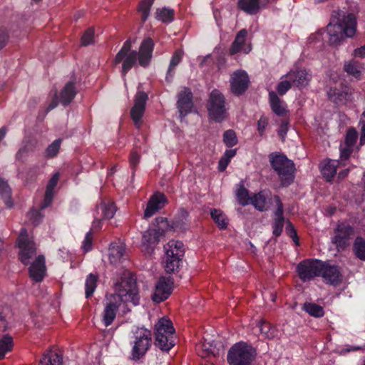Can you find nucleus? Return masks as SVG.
I'll return each mask as SVG.
<instances>
[{
	"label": "nucleus",
	"mask_w": 365,
	"mask_h": 365,
	"mask_svg": "<svg viewBox=\"0 0 365 365\" xmlns=\"http://www.w3.org/2000/svg\"><path fill=\"white\" fill-rule=\"evenodd\" d=\"M115 293L107 294L102 322L106 327L110 326L116 317L117 312L122 303H131L133 306L139 304L140 295L136 278L129 272H123L120 281L114 286Z\"/></svg>",
	"instance_id": "nucleus-1"
},
{
	"label": "nucleus",
	"mask_w": 365,
	"mask_h": 365,
	"mask_svg": "<svg viewBox=\"0 0 365 365\" xmlns=\"http://www.w3.org/2000/svg\"><path fill=\"white\" fill-rule=\"evenodd\" d=\"M356 19L354 14L343 15L335 23L331 21L327 26L329 43L334 46L340 45L344 37L351 38L356 31Z\"/></svg>",
	"instance_id": "nucleus-2"
},
{
	"label": "nucleus",
	"mask_w": 365,
	"mask_h": 365,
	"mask_svg": "<svg viewBox=\"0 0 365 365\" xmlns=\"http://www.w3.org/2000/svg\"><path fill=\"white\" fill-rule=\"evenodd\" d=\"M270 165L278 175L281 185L288 187L293 183L295 178V165L285 155L278 153H271L269 156Z\"/></svg>",
	"instance_id": "nucleus-3"
},
{
	"label": "nucleus",
	"mask_w": 365,
	"mask_h": 365,
	"mask_svg": "<svg viewBox=\"0 0 365 365\" xmlns=\"http://www.w3.org/2000/svg\"><path fill=\"white\" fill-rule=\"evenodd\" d=\"M130 344L132 346L130 359L138 361L143 359L153 344V334L150 330L144 327H136L131 331Z\"/></svg>",
	"instance_id": "nucleus-4"
},
{
	"label": "nucleus",
	"mask_w": 365,
	"mask_h": 365,
	"mask_svg": "<svg viewBox=\"0 0 365 365\" xmlns=\"http://www.w3.org/2000/svg\"><path fill=\"white\" fill-rule=\"evenodd\" d=\"M175 330L168 318H160L155 325L154 344L163 351L168 352L175 345Z\"/></svg>",
	"instance_id": "nucleus-5"
},
{
	"label": "nucleus",
	"mask_w": 365,
	"mask_h": 365,
	"mask_svg": "<svg viewBox=\"0 0 365 365\" xmlns=\"http://www.w3.org/2000/svg\"><path fill=\"white\" fill-rule=\"evenodd\" d=\"M257 354L256 349L251 344L240 341L230 348L227 361L229 365H252Z\"/></svg>",
	"instance_id": "nucleus-6"
},
{
	"label": "nucleus",
	"mask_w": 365,
	"mask_h": 365,
	"mask_svg": "<svg viewBox=\"0 0 365 365\" xmlns=\"http://www.w3.org/2000/svg\"><path fill=\"white\" fill-rule=\"evenodd\" d=\"M206 108L209 119L215 123H221L228 118V108L225 96L218 89H213L210 92L207 101Z\"/></svg>",
	"instance_id": "nucleus-7"
},
{
	"label": "nucleus",
	"mask_w": 365,
	"mask_h": 365,
	"mask_svg": "<svg viewBox=\"0 0 365 365\" xmlns=\"http://www.w3.org/2000/svg\"><path fill=\"white\" fill-rule=\"evenodd\" d=\"M137 58L138 51L131 49V41L128 38L115 55L113 63L115 65L122 63L121 75L125 77L127 73L137 65Z\"/></svg>",
	"instance_id": "nucleus-8"
},
{
	"label": "nucleus",
	"mask_w": 365,
	"mask_h": 365,
	"mask_svg": "<svg viewBox=\"0 0 365 365\" xmlns=\"http://www.w3.org/2000/svg\"><path fill=\"white\" fill-rule=\"evenodd\" d=\"M17 247L19 248V259L25 265L30 263V260L36 254V243L31 237H29L26 228L21 229L16 240Z\"/></svg>",
	"instance_id": "nucleus-9"
},
{
	"label": "nucleus",
	"mask_w": 365,
	"mask_h": 365,
	"mask_svg": "<svg viewBox=\"0 0 365 365\" xmlns=\"http://www.w3.org/2000/svg\"><path fill=\"white\" fill-rule=\"evenodd\" d=\"M320 259H306L296 267V272L303 282H309L319 275Z\"/></svg>",
	"instance_id": "nucleus-10"
},
{
	"label": "nucleus",
	"mask_w": 365,
	"mask_h": 365,
	"mask_svg": "<svg viewBox=\"0 0 365 365\" xmlns=\"http://www.w3.org/2000/svg\"><path fill=\"white\" fill-rule=\"evenodd\" d=\"M354 234L352 226L345 222H340L334 229V236L331 242L338 250H344L349 246V240Z\"/></svg>",
	"instance_id": "nucleus-11"
},
{
	"label": "nucleus",
	"mask_w": 365,
	"mask_h": 365,
	"mask_svg": "<svg viewBox=\"0 0 365 365\" xmlns=\"http://www.w3.org/2000/svg\"><path fill=\"white\" fill-rule=\"evenodd\" d=\"M148 94L144 91H138L135 96L134 105L130 109V117L135 126L140 128L142 125V118L145 111Z\"/></svg>",
	"instance_id": "nucleus-12"
},
{
	"label": "nucleus",
	"mask_w": 365,
	"mask_h": 365,
	"mask_svg": "<svg viewBox=\"0 0 365 365\" xmlns=\"http://www.w3.org/2000/svg\"><path fill=\"white\" fill-rule=\"evenodd\" d=\"M319 275L326 282L331 285H337L342 280V274L339 266L331 264L329 261H322L319 263Z\"/></svg>",
	"instance_id": "nucleus-13"
},
{
	"label": "nucleus",
	"mask_w": 365,
	"mask_h": 365,
	"mask_svg": "<svg viewBox=\"0 0 365 365\" xmlns=\"http://www.w3.org/2000/svg\"><path fill=\"white\" fill-rule=\"evenodd\" d=\"M230 83L232 93L235 96H240L246 92L250 81L246 71L238 70L231 75Z\"/></svg>",
	"instance_id": "nucleus-14"
},
{
	"label": "nucleus",
	"mask_w": 365,
	"mask_h": 365,
	"mask_svg": "<svg viewBox=\"0 0 365 365\" xmlns=\"http://www.w3.org/2000/svg\"><path fill=\"white\" fill-rule=\"evenodd\" d=\"M329 99L336 105H344L352 100V89L350 86L340 83L339 86L331 87L327 91Z\"/></svg>",
	"instance_id": "nucleus-15"
},
{
	"label": "nucleus",
	"mask_w": 365,
	"mask_h": 365,
	"mask_svg": "<svg viewBox=\"0 0 365 365\" xmlns=\"http://www.w3.org/2000/svg\"><path fill=\"white\" fill-rule=\"evenodd\" d=\"M177 108L181 119L190 113L194 108L193 94L188 87L183 88L178 94Z\"/></svg>",
	"instance_id": "nucleus-16"
},
{
	"label": "nucleus",
	"mask_w": 365,
	"mask_h": 365,
	"mask_svg": "<svg viewBox=\"0 0 365 365\" xmlns=\"http://www.w3.org/2000/svg\"><path fill=\"white\" fill-rule=\"evenodd\" d=\"M173 284L172 277H161L156 283L155 292L152 296L153 301L160 303L167 299L172 293Z\"/></svg>",
	"instance_id": "nucleus-17"
},
{
	"label": "nucleus",
	"mask_w": 365,
	"mask_h": 365,
	"mask_svg": "<svg viewBox=\"0 0 365 365\" xmlns=\"http://www.w3.org/2000/svg\"><path fill=\"white\" fill-rule=\"evenodd\" d=\"M155 43L150 37L145 38L141 42L138 51L137 63L143 67H148L153 58Z\"/></svg>",
	"instance_id": "nucleus-18"
},
{
	"label": "nucleus",
	"mask_w": 365,
	"mask_h": 365,
	"mask_svg": "<svg viewBox=\"0 0 365 365\" xmlns=\"http://www.w3.org/2000/svg\"><path fill=\"white\" fill-rule=\"evenodd\" d=\"M282 78L289 79L294 86L302 88L309 84L312 79V74L306 69L297 68L291 70L286 75L282 76L281 79Z\"/></svg>",
	"instance_id": "nucleus-19"
},
{
	"label": "nucleus",
	"mask_w": 365,
	"mask_h": 365,
	"mask_svg": "<svg viewBox=\"0 0 365 365\" xmlns=\"http://www.w3.org/2000/svg\"><path fill=\"white\" fill-rule=\"evenodd\" d=\"M167 202L166 196L161 192H156L153 195L148 202L146 208L144 212L145 218L150 217L157 211L162 209Z\"/></svg>",
	"instance_id": "nucleus-20"
},
{
	"label": "nucleus",
	"mask_w": 365,
	"mask_h": 365,
	"mask_svg": "<svg viewBox=\"0 0 365 365\" xmlns=\"http://www.w3.org/2000/svg\"><path fill=\"white\" fill-rule=\"evenodd\" d=\"M29 277L35 282H40L43 279L46 273L45 257L38 255L29 268Z\"/></svg>",
	"instance_id": "nucleus-21"
},
{
	"label": "nucleus",
	"mask_w": 365,
	"mask_h": 365,
	"mask_svg": "<svg viewBox=\"0 0 365 365\" xmlns=\"http://www.w3.org/2000/svg\"><path fill=\"white\" fill-rule=\"evenodd\" d=\"M247 36V31L246 29H241L237 34L229 51L231 56L235 55L242 51L245 53H248L251 51L252 48L250 45H248L247 47H244Z\"/></svg>",
	"instance_id": "nucleus-22"
},
{
	"label": "nucleus",
	"mask_w": 365,
	"mask_h": 365,
	"mask_svg": "<svg viewBox=\"0 0 365 365\" xmlns=\"http://www.w3.org/2000/svg\"><path fill=\"white\" fill-rule=\"evenodd\" d=\"M188 212L184 208H180L171 221V228H173V232H185L188 230Z\"/></svg>",
	"instance_id": "nucleus-23"
},
{
	"label": "nucleus",
	"mask_w": 365,
	"mask_h": 365,
	"mask_svg": "<svg viewBox=\"0 0 365 365\" xmlns=\"http://www.w3.org/2000/svg\"><path fill=\"white\" fill-rule=\"evenodd\" d=\"M75 84L73 81L67 82L59 93L60 103L64 107L68 106L77 94Z\"/></svg>",
	"instance_id": "nucleus-24"
},
{
	"label": "nucleus",
	"mask_w": 365,
	"mask_h": 365,
	"mask_svg": "<svg viewBox=\"0 0 365 365\" xmlns=\"http://www.w3.org/2000/svg\"><path fill=\"white\" fill-rule=\"evenodd\" d=\"M339 161L326 159L320 163V170L323 177L327 181H331L336 174Z\"/></svg>",
	"instance_id": "nucleus-25"
},
{
	"label": "nucleus",
	"mask_w": 365,
	"mask_h": 365,
	"mask_svg": "<svg viewBox=\"0 0 365 365\" xmlns=\"http://www.w3.org/2000/svg\"><path fill=\"white\" fill-rule=\"evenodd\" d=\"M166 256L170 257L182 258L185 255L184 244L179 240H170L166 245L164 246Z\"/></svg>",
	"instance_id": "nucleus-26"
},
{
	"label": "nucleus",
	"mask_w": 365,
	"mask_h": 365,
	"mask_svg": "<svg viewBox=\"0 0 365 365\" xmlns=\"http://www.w3.org/2000/svg\"><path fill=\"white\" fill-rule=\"evenodd\" d=\"M269 103L272 112L277 116L282 117L287 114V110L283 106V101L273 91L269 92Z\"/></svg>",
	"instance_id": "nucleus-27"
},
{
	"label": "nucleus",
	"mask_w": 365,
	"mask_h": 365,
	"mask_svg": "<svg viewBox=\"0 0 365 365\" xmlns=\"http://www.w3.org/2000/svg\"><path fill=\"white\" fill-rule=\"evenodd\" d=\"M162 237L163 235L156 230V228L153 227L143 233L142 241L145 245L153 248L158 244Z\"/></svg>",
	"instance_id": "nucleus-28"
},
{
	"label": "nucleus",
	"mask_w": 365,
	"mask_h": 365,
	"mask_svg": "<svg viewBox=\"0 0 365 365\" xmlns=\"http://www.w3.org/2000/svg\"><path fill=\"white\" fill-rule=\"evenodd\" d=\"M125 246L121 242H112L109 247V260L111 264H116L125 254Z\"/></svg>",
	"instance_id": "nucleus-29"
},
{
	"label": "nucleus",
	"mask_w": 365,
	"mask_h": 365,
	"mask_svg": "<svg viewBox=\"0 0 365 365\" xmlns=\"http://www.w3.org/2000/svg\"><path fill=\"white\" fill-rule=\"evenodd\" d=\"M37 145V141L36 140L29 139L24 141V145L19 149L16 153V160L24 162L29 153L34 152Z\"/></svg>",
	"instance_id": "nucleus-30"
},
{
	"label": "nucleus",
	"mask_w": 365,
	"mask_h": 365,
	"mask_svg": "<svg viewBox=\"0 0 365 365\" xmlns=\"http://www.w3.org/2000/svg\"><path fill=\"white\" fill-rule=\"evenodd\" d=\"M237 8L249 15H256L259 13L257 0H238Z\"/></svg>",
	"instance_id": "nucleus-31"
},
{
	"label": "nucleus",
	"mask_w": 365,
	"mask_h": 365,
	"mask_svg": "<svg viewBox=\"0 0 365 365\" xmlns=\"http://www.w3.org/2000/svg\"><path fill=\"white\" fill-rule=\"evenodd\" d=\"M38 365H63V357L55 351H49L43 355Z\"/></svg>",
	"instance_id": "nucleus-32"
},
{
	"label": "nucleus",
	"mask_w": 365,
	"mask_h": 365,
	"mask_svg": "<svg viewBox=\"0 0 365 365\" xmlns=\"http://www.w3.org/2000/svg\"><path fill=\"white\" fill-rule=\"evenodd\" d=\"M361 68V64L354 60L346 62L344 66V71L356 79H360L362 74Z\"/></svg>",
	"instance_id": "nucleus-33"
},
{
	"label": "nucleus",
	"mask_w": 365,
	"mask_h": 365,
	"mask_svg": "<svg viewBox=\"0 0 365 365\" xmlns=\"http://www.w3.org/2000/svg\"><path fill=\"white\" fill-rule=\"evenodd\" d=\"M174 10L166 7L158 9L155 12L156 19L165 24L171 23L174 20Z\"/></svg>",
	"instance_id": "nucleus-34"
},
{
	"label": "nucleus",
	"mask_w": 365,
	"mask_h": 365,
	"mask_svg": "<svg viewBox=\"0 0 365 365\" xmlns=\"http://www.w3.org/2000/svg\"><path fill=\"white\" fill-rule=\"evenodd\" d=\"M353 252L358 259L365 261V240L362 237H356L353 244Z\"/></svg>",
	"instance_id": "nucleus-35"
},
{
	"label": "nucleus",
	"mask_w": 365,
	"mask_h": 365,
	"mask_svg": "<svg viewBox=\"0 0 365 365\" xmlns=\"http://www.w3.org/2000/svg\"><path fill=\"white\" fill-rule=\"evenodd\" d=\"M210 215L215 223L220 230H225L227 226V221L225 214L218 209L213 208L210 211Z\"/></svg>",
	"instance_id": "nucleus-36"
},
{
	"label": "nucleus",
	"mask_w": 365,
	"mask_h": 365,
	"mask_svg": "<svg viewBox=\"0 0 365 365\" xmlns=\"http://www.w3.org/2000/svg\"><path fill=\"white\" fill-rule=\"evenodd\" d=\"M303 309L310 316L320 318L324 315V311L322 306L315 303L306 302L304 304Z\"/></svg>",
	"instance_id": "nucleus-37"
},
{
	"label": "nucleus",
	"mask_w": 365,
	"mask_h": 365,
	"mask_svg": "<svg viewBox=\"0 0 365 365\" xmlns=\"http://www.w3.org/2000/svg\"><path fill=\"white\" fill-rule=\"evenodd\" d=\"M182 60V53L180 51H176L173 55L170 65L168 67V70L166 75V81L168 82L171 81L173 76H174V70L175 68L180 63Z\"/></svg>",
	"instance_id": "nucleus-38"
},
{
	"label": "nucleus",
	"mask_w": 365,
	"mask_h": 365,
	"mask_svg": "<svg viewBox=\"0 0 365 365\" xmlns=\"http://www.w3.org/2000/svg\"><path fill=\"white\" fill-rule=\"evenodd\" d=\"M98 209L102 211L103 219L110 220L113 217L116 207L113 202H102L98 206Z\"/></svg>",
	"instance_id": "nucleus-39"
},
{
	"label": "nucleus",
	"mask_w": 365,
	"mask_h": 365,
	"mask_svg": "<svg viewBox=\"0 0 365 365\" xmlns=\"http://www.w3.org/2000/svg\"><path fill=\"white\" fill-rule=\"evenodd\" d=\"M0 195L4 197L6 205L11 208L13 206L11 190L7 182L0 178Z\"/></svg>",
	"instance_id": "nucleus-40"
},
{
	"label": "nucleus",
	"mask_w": 365,
	"mask_h": 365,
	"mask_svg": "<svg viewBox=\"0 0 365 365\" xmlns=\"http://www.w3.org/2000/svg\"><path fill=\"white\" fill-rule=\"evenodd\" d=\"M155 227L156 230H158L160 234L165 236V233L170 231L173 232V228H171V222L168 221L166 217H158L155 219Z\"/></svg>",
	"instance_id": "nucleus-41"
},
{
	"label": "nucleus",
	"mask_w": 365,
	"mask_h": 365,
	"mask_svg": "<svg viewBox=\"0 0 365 365\" xmlns=\"http://www.w3.org/2000/svg\"><path fill=\"white\" fill-rule=\"evenodd\" d=\"M250 203L259 211H264L267 210V197L263 192L255 194L252 198Z\"/></svg>",
	"instance_id": "nucleus-42"
},
{
	"label": "nucleus",
	"mask_w": 365,
	"mask_h": 365,
	"mask_svg": "<svg viewBox=\"0 0 365 365\" xmlns=\"http://www.w3.org/2000/svg\"><path fill=\"white\" fill-rule=\"evenodd\" d=\"M98 276L93 273H90L86 279V291L85 294L86 298H90L96 290L98 282Z\"/></svg>",
	"instance_id": "nucleus-43"
},
{
	"label": "nucleus",
	"mask_w": 365,
	"mask_h": 365,
	"mask_svg": "<svg viewBox=\"0 0 365 365\" xmlns=\"http://www.w3.org/2000/svg\"><path fill=\"white\" fill-rule=\"evenodd\" d=\"M236 196L238 202L245 206L250 203L252 197L249 195V190L246 189L243 184H241L237 190Z\"/></svg>",
	"instance_id": "nucleus-44"
},
{
	"label": "nucleus",
	"mask_w": 365,
	"mask_h": 365,
	"mask_svg": "<svg viewBox=\"0 0 365 365\" xmlns=\"http://www.w3.org/2000/svg\"><path fill=\"white\" fill-rule=\"evenodd\" d=\"M182 258L170 257L166 256L165 271L168 273H173L178 271L182 263Z\"/></svg>",
	"instance_id": "nucleus-45"
},
{
	"label": "nucleus",
	"mask_w": 365,
	"mask_h": 365,
	"mask_svg": "<svg viewBox=\"0 0 365 365\" xmlns=\"http://www.w3.org/2000/svg\"><path fill=\"white\" fill-rule=\"evenodd\" d=\"M13 346V339L9 335L4 336L0 339V360L3 359L6 352L11 350Z\"/></svg>",
	"instance_id": "nucleus-46"
},
{
	"label": "nucleus",
	"mask_w": 365,
	"mask_h": 365,
	"mask_svg": "<svg viewBox=\"0 0 365 365\" xmlns=\"http://www.w3.org/2000/svg\"><path fill=\"white\" fill-rule=\"evenodd\" d=\"M153 4V0H142L138 6V11L141 14V21L143 23L148 19L150 9Z\"/></svg>",
	"instance_id": "nucleus-47"
},
{
	"label": "nucleus",
	"mask_w": 365,
	"mask_h": 365,
	"mask_svg": "<svg viewBox=\"0 0 365 365\" xmlns=\"http://www.w3.org/2000/svg\"><path fill=\"white\" fill-rule=\"evenodd\" d=\"M11 316V309L8 306L0 304V332L5 331L8 327V318Z\"/></svg>",
	"instance_id": "nucleus-48"
},
{
	"label": "nucleus",
	"mask_w": 365,
	"mask_h": 365,
	"mask_svg": "<svg viewBox=\"0 0 365 365\" xmlns=\"http://www.w3.org/2000/svg\"><path fill=\"white\" fill-rule=\"evenodd\" d=\"M61 144V139H56L50 144L45 150V157L47 158H53L57 155L59 152Z\"/></svg>",
	"instance_id": "nucleus-49"
},
{
	"label": "nucleus",
	"mask_w": 365,
	"mask_h": 365,
	"mask_svg": "<svg viewBox=\"0 0 365 365\" xmlns=\"http://www.w3.org/2000/svg\"><path fill=\"white\" fill-rule=\"evenodd\" d=\"M260 332L267 338L272 339L275 335V328L266 321H261L259 324Z\"/></svg>",
	"instance_id": "nucleus-50"
},
{
	"label": "nucleus",
	"mask_w": 365,
	"mask_h": 365,
	"mask_svg": "<svg viewBox=\"0 0 365 365\" xmlns=\"http://www.w3.org/2000/svg\"><path fill=\"white\" fill-rule=\"evenodd\" d=\"M223 141L227 147L232 148L237 143V138L233 130H227L223 134Z\"/></svg>",
	"instance_id": "nucleus-51"
},
{
	"label": "nucleus",
	"mask_w": 365,
	"mask_h": 365,
	"mask_svg": "<svg viewBox=\"0 0 365 365\" xmlns=\"http://www.w3.org/2000/svg\"><path fill=\"white\" fill-rule=\"evenodd\" d=\"M358 139V132L354 128L348 129L345 138V144L348 147H353Z\"/></svg>",
	"instance_id": "nucleus-52"
},
{
	"label": "nucleus",
	"mask_w": 365,
	"mask_h": 365,
	"mask_svg": "<svg viewBox=\"0 0 365 365\" xmlns=\"http://www.w3.org/2000/svg\"><path fill=\"white\" fill-rule=\"evenodd\" d=\"M292 83L288 78H282L281 81L277 84L276 90L277 94L279 96H284L286 93L292 88Z\"/></svg>",
	"instance_id": "nucleus-53"
},
{
	"label": "nucleus",
	"mask_w": 365,
	"mask_h": 365,
	"mask_svg": "<svg viewBox=\"0 0 365 365\" xmlns=\"http://www.w3.org/2000/svg\"><path fill=\"white\" fill-rule=\"evenodd\" d=\"M28 217L34 226H37L41 223L43 219V215L38 210H31L28 213Z\"/></svg>",
	"instance_id": "nucleus-54"
},
{
	"label": "nucleus",
	"mask_w": 365,
	"mask_h": 365,
	"mask_svg": "<svg viewBox=\"0 0 365 365\" xmlns=\"http://www.w3.org/2000/svg\"><path fill=\"white\" fill-rule=\"evenodd\" d=\"M286 232L287 234L292 238V240L294 241V244L297 246L299 245V240L297 233V230L294 228L292 223L287 220V227H286Z\"/></svg>",
	"instance_id": "nucleus-55"
},
{
	"label": "nucleus",
	"mask_w": 365,
	"mask_h": 365,
	"mask_svg": "<svg viewBox=\"0 0 365 365\" xmlns=\"http://www.w3.org/2000/svg\"><path fill=\"white\" fill-rule=\"evenodd\" d=\"M285 220H279L274 218V222L272 223V234L276 237H279L284 228Z\"/></svg>",
	"instance_id": "nucleus-56"
},
{
	"label": "nucleus",
	"mask_w": 365,
	"mask_h": 365,
	"mask_svg": "<svg viewBox=\"0 0 365 365\" xmlns=\"http://www.w3.org/2000/svg\"><path fill=\"white\" fill-rule=\"evenodd\" d=\"M94 37V29L92 28L88 29L81 37V44L87 46L93 43Z\"/></svg>",
	"instance_id": "nucleus-57"
},
{
	"label": "nucleus",
	"mask_w": 365,
	"mask_h": 365,
	"mask_svg": "<svg viewBox=\"0 0 365 365\" xmlns=\"http://www.w3.org/2000/svg\"><path fill=\"white\" fill-rule=\"evenodd\" d=\"M38 175V165H34L31 167L26 172L24 177L25 180L27 183L34 182Z\"/></svg>",
	"instance_id": "nucleus-58"
},
{
	"label": "nucleus",
	"mask_w": 365,
	"mask_h": 365,
	"mask_svg": "<svg viewBox=\"0 0 365 365\" xmlns=\"http://www.w3.org/2000/svg\"><path fill=\"white\" fill-rule=\"evenodd\" d=\"M274 200L277 205V209L274 212V218L279 220H285L284 216V206L280 197L278 195H275Z\"/></svg>",
	"instance_id": "nucleus-59"
},
{
	"label": "nucleus",
	"mask_w": 365,
	"mask_h": 365,
	"mask_svg": "<svg viewBox=\"0 0 365 365\" xmlns=\"http://www.w3.org/2000/svg\"><path fill=\"white\" fill-rule=\"evenodd\" d=\"M269 119L264 115H262L257 121V131L260 136L264 135L265 130L268 125Z\"/></svg>",
	"instance_id": "nucleus-60"
},
{
	"label": "nucleus",
	"mask_w": 365,
	"mask_h": 365,
	"mask_svg": "<svg viewBox=\"0 0 365 365\" xmlns=\"http://www.w3.org/2000/svg\"><path fill=\"white\" fill-rule=\"evenodd\" d=\"M82 249L85 252H89L92 250L93 247V237L92 233L91 231L88 232L86 234L85 238L82 243Z\"/></svg>",
	"instance_id": "nucleus-61"
},
{
	"label": "nucleus",
	"mask_w": 365,
	"mask_h": 365,
	"mask_svg": "<svg viewBox=\"0 0 365 365\" xmlns=\"http://www.w3.org/2000/svg\"><path fill=\"white\" fill-rule=\"evenodd\" d=\"M289 121L288 120H282L279 125V128L278 129V135L282 138V140H284L288 130H289Z\"/></svg>",
	"instance_id": "nucleus-62"
},
{
	"label": "nucleus",
	"mask_w": 365,
	"mask_h": 365,
	"mask_svg": "<svg viewBox=\"0 0 365 365\" xmlns=\"http://www.w3.org/2000/svg\"><path fill=\"white\" fill-rule=\"evenodd\" d=\"M359 124L361 125V135H360V144H365V110L362 113Z\"/></svg>",
	"instance_id": "nucleus-63"
},
{
	"label": "nucleus",
	"mask_w": 365,
	"mask_h": 365,
	"mask_svg": "<svg viewBox=\"0 0 365 365\" xmlns=\"http://www.w3.org/2000/svg\"><path fill=\"white\" fill-rule=\"evenodd\" d=\"M9 38V33L6 29H0V51L6 45Z\"/></svg>",
	"instance_id": "nucleus-64"
}]
</instances>
